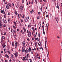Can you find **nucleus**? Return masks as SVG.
Wrapping results in <instances>:
<instances>
[{
    "label": "nucleus",
    "instance_id": "nucleus-62",
    "mask_svg": "<svg viewBox=\"0 0 62 62\" xmlns=\"http://www.w3.org/2000/svg\"><path fill=\"white\" fill-rule=\"evenodd\" d=\"M9 62H11V59H10Z\"/></svg>",
    "mask_w": 62,
    "mask_h": 62
},
{
    "label": "nucleus",
    "instance_id": "nucleus-64",
    "mask_svg": "<svg viewBox=\"0 0 62 62\" xmlns=\"http://www.w3.org/2000/svg\"><path fill=\"white\" fill-rule=\"evenodd\" d=\"M27 33H29V31H28V30H27Z\"/></svg>",
    "mask_w": 62,
    "mask_h": 62
},
{
    "label": "nucleus",
    "instance_id": "nucleus-44",
    "mask_svg": "<svg viewBox=\"0 0 62 62\" xmlns=\"http://www.w3.org/2000/svg\"><path fill=\"white\" fill-rule=\"evenodd\" d=\"M38 44L39 46H40V44H39V43L38 42Z\"/></svg>",
    "mask_w": 62,
    "mask_h": 62
},
{
    "label": "nucleus",
    "instance_id": "nucleus-15",
    "mask_svg": "<svg viewBox=\"0 0 62 62\" xmlns=\"http://www.w3.org/2000/svg\"><path fill=\"white\" fill-rule=\"evenodd\" d=\"M23 61H24L25 59V57H23Z\"/></svg>",
    "mask_w": 62,
    "mask_h": 62
},
{
    "label": "nucleus",
    "instance_id": "nucleus-5",
    "mask_svg": "<svg viewBox=\"0 0 62 62\" xmlns=\"http://www.w3.org/2000/svg\"><path fill=\"white\" fill-rule=\"evenodd\" d=\"M24 20L25 22H28V19H27V18H25Z\"/></svg>",
    "mask_w": 62,
    "mask_h": 62
},
{
    "label": "nucleus",
    "instance_id": "nucleus-42",
    "mask_svg": "<svg viewBox=\"0 0 62 62\" xmlns=\"http://www.w3.org/2000/svg\"><path fill=\"white\" fill-rule=\"evenodd\" d=\"M24 15H23L22 16V18H24Z\"/></svg>",
    "mask_w": 62,
    "mask_h": 62
},
{
    "label": "nucleus",
    "instance_id": "nucleus-4",
    "mask_svg": "<svg viewBox=\"0 0 62 62\" xmlns=\"http://www.w3.org/2000/svg\"><path fill=\"white\" fill-rule=\"evenodd\" d=\"M25 52H26L27 53H28V52H29V49H28V48L27 49L25 50Z\"/></svg>",
    "mask_w": 62,
    "mask_h": 62
},
{
    "label": "nucleus",
    "instance_id": "nucleus-22",
    "mask_svg": "<svg viewBox=\"0 0 62 62\" xmlns=\"http://www.w3.org/2000/svg\"><path fill=\"white\" fill-rule=\"evenodd\" d=\"M9 18L8 19V22L9 23H10V20L9 19Z\"/></svg>",
    "mask_w": 62,
    "mask_h": 62
},
{
    "label": "nucleus",
    "instance_id": "nucleus-49",
    "mask_svg": "<svg viewBox=\"0 0 62 62\" xmlns=\"http://www.w3.org/2000/svg\"><path fill=\"white\" fill-rule=\"evenodd\" d=\"M34 38H36V34H34Z\"/></svg>",
    "mask_w": 62,
    "mask_h": 62
},
{
    "label": "nucleus",
    "instance_id": "nucleus-56",
    "mask_svg": "<svg viewBox=\"0 0 62 62\" xmlns=\"http://www.w3.org/2000/svg\"><path fill=\"white\" fill-rule=\"evenodd\" d=\"M17 32H18L19 31V29H17Z\"/></svg>",
    "mask_w": 62,
    "mask_h": 62
},
{
    "label": "nucleus",
    "instance_id": "nucleus-13",
    "mask_svg": "<svg viewBox=\"0 0 62 62\" xmlns=\"http://www.w3.org/2000/svg\"><path fill=\"white\" fill-rule=\"evenodd\" d=\"M34 44L35 47H37V42H35Z\"/></svg>",
    "mask_w": 62,
    "mask_h": 62
},
{
    "label": "nucleus",
    "instance_id": "nucleus-63",
    "mask_svg": "<svg viewBox=\"0 0 62 62\" xmlns=\"http://www.w3.org/2000/svg\"><path fill=\"white\" fill-rule=\"evenodd\" d=\"M39 16H38L37 17V19H38V20H39Z\"/></svg>",
    "mask_w": 62,
    "mask_h": 62
},
{
    "label": "nucleus",
    "instance_id": "nucleus-50",
    "mask_svg": "<svg viewBox=\"0 0 62 62\" xmlns=\"http://www.w3.org/2000/svg\"><path fill=\"white\" fill-rule=\"evenodd\" d=\"M11 32L12 33H13V32H12V29H11Z\"/></svg>",
    "mask_w": 62,
    "mask_h": 62
},
{
    "label": "nucleus",
    "instance_id": "nucleus-36",
    "mask_svg": "<svg viewBox=\"0 0 62 62\" xmlns=\"http://www.w3.org/2000/svg\"><path fill=\"white\" fill-rule=\"evenodd\" d=\"M6 33H7V32H5V33H4V35L5 36L6 35Z\"/></svg>",
    "mask_w": 62,
    "mask_h": 62
},
{
    "label": "nucleus",
    "instance_id": "nucleus-29",
    "mask_svg": "<svg viewBox=\"0 0 62 62\" xmlns=\"http://www.w3.org/2000/svg\"><path fill=\"white\" fill-rule=\"evenodd\" d=\"M15 14H16V15H17V11H15Z\"/></svg>",
    "mask_w": 62,
    "mask_h": 62
},
{
    "label": "nucleus",
    "instance_id": "nucleus-60",
    "mask_svg": "<svg viewBox=\"0 0 62 62\" xmlns=\"http://www.w3.org/2000/svg\"><path fill=\"white\" fill-rule=\"evenodd\" d=\"M10 13L9 12H8V15H10Z\"/></svg>",
    "mask_w": 62,
    "mask_h": 62
},
{
    "label": "nucleus",
    "instance_id": "nucleus-40",
    "mask_svg": "<svg viewBox=\"0 0 62 62\" xmlns=\"http://www.w3.org/2000/svg\"><path fill=\"white\" fill-rule=\"evenodd\" d=\"M12 45L13 46H14V44H13V43H12Z\"/></svg>",
    "mask_w": 62,
    "mask_h": 62
},
{
    "label": "nucleus",
    "instance_id": "nucleus-1",
    "mask_svg": "<svg viewBox=\"0 0 62 62\" xmlns=\"http://www.w3.org/2000/svg\"><path fill=\"white\" fill-rule=\"evenodd\" d=\"M22 44L23 45V47L22 48V52H23H23L24 53V49H23V47L24 46V45H25V41H23L22 43Z\"/></svg>",
    "mask_w": 62,
    "mask_h": 62
},
{
    "label": "nucleus",
    "instance_id": "nucleus-16",
    "mask_svg": "<svg viewBox=\"0 0 62 62\" xmlns=\"http://www.w3.org/2000/svg\"><path fill=\"white\" fill-rule=\"evenodd\" d=\"M46 27H48V26H49V24L48 23L46 24Z\"/></svg>",
    "mask_w": 62,
    "mask_h": 62
},
{
    "label": "nucleus",
    "instance_id": "nucleus-27",
    "mask_svg": "<svg viewBox=\"0 0 62 62\" xmlns=\"http://www.w3.org/2000/svg\"><path fill=\"white\" fill-rule=\"evenodd\" d=\"M30 26H31V25L30 24H29L28 25V27L29 28V27H30Z\"/></svg>",
    "mask_w": 62,
    "mask_h": 62
},
{
    "label": "nucleus",
    "instance_id": "nucleus-41",
    "mask_svg": "<svg viewBox=\"0 0 62 62\" xmlns=\"http://www.w3.org/2000/svg\"><path fill=\"white\" fill-rule=\"evenodd\" d=\"M18 17L19 18H20V15L18 14Z\"/></svg>",
    "mask_w": 62,
    "mask_h": 62
},
{
    "label": "nucleus",
    "instance_id": "nucleus-19",
    "mask_svg": "<svg viewBox=\"0 0 62 62\" xmlns=\"http://www.w3.org/2000/svg\"><path fill=\"white\" fill-rule=\"evenodd\" d=\"M4 52H5V53H7V51L6 50V48L4 49Z\"/></svg>",
    "mask_w": 62,
    "mask_h": 62
},
{
    "label": "nucleus",
    "instance_id": "nucleus-51",
    "mask_svg": "<svg viewBox=\"0 0 62 62\" xmlns=\"http://www.w3.org/2000/svg\"><path fill=\"white\" fill-rule=\"evenodd\" d=\"M32 39L33 40H33H34V38H32Z\"/></svg>",
    "mask_w": 62,
    "mask_h": 62
},
{
    "label": "nucleus",
    "instance_id": "nucleus-59",
    "mask_svg": "<svg viewBox=\"0 0 62 62\" xmlns=\"http://www.w3.org/2000/svg\"><path fill=\"white\" fill-rule=\"evenodd\" d=\"M43 33L44 35H45V31H43Z\"/></svg>",
    "mask_w": 62,
    "mask_h": 62
},
{
    "label": "nucleus",
    "instance_id": "nucleus-32",
    "mask_svg": "<svg viewBox=\"0 0 62 62\" xmlns=\"http://www.w3.org/2000/svg\"><path fill=\"white\" fill-rule=\"evenodd\" d=\"M27 57H29V56H28V54H27Z\"/></svg>",
    "mask_w": 62,
    "mask_h": 62
},
{
    "label": "nucleus",
    "instance_id": "nucleus-43",
    "mask_svg": "<svg viewBox=\"0 0 62 62\" xmlns=\"http://www.w3.org/2000/svg\"><path fill=\"white\" fill-rule=\"evenodd\" d=\"M6 56H7V57H9V56L7 54H6Z\"/></svg>",
    "mask_w": 62,
    "mask_h": 62
},
{
    "label": "nucleus",
    "instance_id": "nucleus-55",
    "mask_svg": "<svg viewBox=\"0 0 62 62\" xmlns=\"http://www.w3.org/2000/svg\"><path fill=\"white\" fill-rule=\"evenodd\" d=\"M12 6L13 7H14V3H12Z\"/></svg>",
    "mask_w": 62,
    "mask_h": 62
},
{
    "label": "nucleus",
    "instance_id": "nucleus-23",
    "mask_svg": "<svg viewBox=\"0 0 62 62\" xmlns=\"http://www.w3.org/2000/svg\"><path fill=\"white\" fill-rule=\"evenodd\" d=\"M31 29H32V30L33 31H34V27H32L31 28Z\"/></svg>",
    "mask_w": 62,
    "mask_h": 62
},
{
    "label": "nucleus",
    "instance_id": "nucleus-37",
    "mask_svg": "<svg viewBox=\"0 0 62 62\" xmlns=\"http://www.w3.org/2000/svg\"><path fill=\"white\" fill-rule=\"evenodd\" d=\"M57 8H58V9H59V6H56Z\"/></svg>",
    "mask_w": 62,
    "mask_h": 62
},
{
    "label": "nucleus",
    "instance_id": "nucleus-12",
    "mask_svg": "<svg viewBox=\"0 0 62 62\" xmlns=\"http://www.w3.org/2000/svg\"><path fill=\"white\" fill-rule=\"evenodd\" d=\"M23 29L24 30V32H25V31H26V30L25 29V28L24 27H23Z\"/></svg>",
    "mask_w": 62,
    "mask_h": 62
},
{
    "label": "nucleus",
    "instance_id": "nucleus-21",
    "mask_svg": "<svg viewBox=\"0 0 62 62\" xmlns=\"http://www.w3.org/2000/svg\"><path fill=\"white\" fill-rule=\"evenodd\" d=\"M2 39H5V37H4V36H3L2 37Z\"/></svg>",
    "mask_w": 62,
    "mask_h": 62
},
{
    "label": "nucleus",
    "instance_id": "nucleus-8",
    "mask_svg": "<svg viewBox=\"0 0 62 62\" xmlns=\"http://www.w3.org/2000/svg\"><path fill=\"white\" fill-rule=\"evenodd\" d=\"M14 55L16 57H17L18 56V53L16 52L15 54H14Z\"/></svg>",
    "mask_w": 62,
    "mask_h": 62
},
{
    "label": "nucleus",
    "instance_id": "nucleus-24",
    "mask_svg": "<svg viewBox=\"0 0 62 62\" xmlns=\"http://www.w3.org/2000/svg\"><path fill=\"white\" fill-rule=\"evenodd\" d=\"M13 55H12V54H11V57L12 59L13 58Z\"/></svg>",
    "mask_w": 62,
    "mask_h": 62
},
{
    "label": "nucleus",
    "instance_id": "nucleus-53",
    "mask_svg": "<svg viewBox=\"0 0 62 62\" xmlns=\"http://www.w3.org/2000/svg\"><path fill=\"white\" fill-rule=\"evenodd\" d=\"M55 19H56V21L58 23V21H57V18H56Z\"/></svg>",
    "mask_w": 62,
    "mask_h": 62
},
{
    "label": "nucleus",
    "instance_id": "nucleus-47",
    "mask_svg": "<svg viewBox=\"0 0 62 62\" xmlns=\"http://www.w3.org/2000/svg\"><path fill=\"white\" fill-rule=\"evenodd\" d=\"M6 45H4L3 46V48H5V47H6Z\"/></svg>",
    "mask_w": 62,
    "mask_h": 62
},
{
    "label": "nucleus",
    "instance_id": "nucleus-10",
    "mask_svg": "<svg viewBox=\"0 0 62 62\" xmlns=\"http://www.w3.org/2000/svg\"><path fill=\"white\" fill-rule=\"evenodd\" d=\"M15 46H17V42H16V41H15Z\"/></svg>",
    "mask_w": 62,
    "mask_h": 62
},
{
    "label": "nucleus",
    "instance_id": "nucleus-25",
    "mask_svg": "<svg viewBox=\"0 0 62 62\" xmlns=\"http://www.w3.org/2000/svg\"><path fill=\"white\" fill-rule=\"evenodd\" d=\"M14 38H15L16 37V35H14Z\"/></svg>",
    "mask_w": 62,
    "mask_h": 62
},
{
    "label": "nucleus",
    "instance_id": "nucleus-38",
    "mask_svg": "<svg viewBox=\"0 0 62 62\" xmlns=\"http://www.w3.org/2000/svg\"><path fill=\"white\" fill-rule=\"evenodd\" d=\"M15 48H16V49H17V46H15Z\"/></svg>",
    "mask_w": 62,
    "mask_h": 62
},
{
    "label": "nucleus",
    "instance_id": "nucleus-33",
    "mask_svg": "<svg viewBox=\"0 0 62 62\" xmlns=\"http://www.w3.org/2000/svg\"><path fill=\"white\" fill-rule=\"evenodd\" d=\"M37 0H35V3H36V4H37Z\"/></svg>",
    "mask_w": 62,
    "mask_h": 62
},
{
    "label": "nucleus",
    "instance_id": "nucleus-45",
    "mask_svg": "<svg viewBox=\"0 0 62 62\" xmlns=\"http://www.w3.org/2000/svg\"><path fill=\"white\" fill-rule=\"evenodd\" d=\"M38 35H39V37H40V34H39V33Z\"/></svg>",
    "mask_w": 62,
    "mask_h": 62
},
{
    "label": "nucleus",
    "instance_id": "nucleus-7",
    "mask_svg": "<svg viewBox=\"0 0 62 62\" xmlns=\"http://www.w3.org/2000/svg\"><path fill=\"white\" fill-rule=\"evenodd\" d=\"M2 26H3V24L0 23V28H2Z\"/></svg>",
    "mask_w": 62,
    "mask_h": 62
},
{
    "label": "nucleus",
    "instance_id": "nucleus-20",
    "mask_svg": "<svg viewBox=\"0 0 62 62\" xmlns=\"http://www.w3.org/2000/svg\"><path fill=\"white\" fill-rule=\"evenodd\" d=\"M42 6L41 8H40V10H41V11H42Z\"/></svg>",
    "mask_w": 62,
    "mask_h": 62
},
{
    "label": "nucleus",
    "instance_id": "nucleus-57",
    "mask_svg": "<svg viewBox=\"0 0 62 62\" xmlns=\"http://www.w3.org/2000/svg\"><path fill=\"white\" fill-rule=\"evenodd\" d=\"M38 14H39V15H40V12H38Z\"/></svg>",
    "mask_w": 62,
    "mask_h": 62
},
{
    "label": "nucleus",
    "instance_id": "nucleus-58",
    "mask_svg": "<svg viewBox=\"0 0 62 62\" xmlns=\"http://www.w3.org/2000/svg\"><path fill=\"white\" fill-rule=\"evenodd\" d=\"M27 56H25V58H26V59H27Z\"/></svg>",
    "mask_w": 62,
    "mask_h": 62
},
{
    "label": "nucleus",
    "instance_id": "nucleus-26",
    "mask_svg": "<svg viewBox=\"0 0 62 62\" xmlns=\"http://www.w3.org/2000/svg\"><path fill=\"white\" fill-rule=\"evenodd\" d=\"M13 32L14 33H15L16 32L15 31V30H14L13 31Z\"/></svg>",
    "mask_w": 62,
    "mask_h": 62
},
{
    "label": "nucleus",
    "instance_id": "nucleus-17",
    "mask_svg": "<svg viewBox=\"0 0 62 62\" xmlns=\"http://www.w3.org/2000/svg\"><path fill=\"white\" fill-rule=\"evenodd\" d=\"M48 54H47V57H48V58H49V53H49V52H48Z\"/></svg>",
    "mask_w": 62,
    "mask_h": 62
},
{
    "label": "nucleus",
    "instance_id": "nucleus-2",
    "mask_svg": "<svg viewBox=\"0 0 62 62\" xmlns=\"http://www.w3.org/2000/svg\"><path fill=\"white\" fill-rule=\"evenodd\" d=\"M20 9V10H23V6H21L19 7Z\"/></svg>",
    "mask_w": 62,
    "mask_h": 62
},
{
    "label": "nucleus",
    "instance_id": "nucleus-39",
    "mask_svg": "<svg viewBox=\"0 0 62 62\" xmlns=\"http://www.w3.org/2000/svg\"><path fill=\"white\" fill-rule=\"evenodd\" d=\"M38 58H39V59H40V57H37Z\"/></svg>",
    "mask_w": 62,
    "mask_h": 62
},
{
    "label": "nucleus",
    "instance_id": "nucleus-31",
    "mask_svg": "<svg viewBox=\"0 0 62 62\" xmlns=\"http://www.w3.org/2000/svg\"><path fill=\"white\" fill-rule=\"evenodd\" d=\"M3 10H1V13H3Z\"/></svg>",
    "mask_w": 62,
    "mask_h": 62
},
{
    "label": "nucleus",
    "instance_id": "nucleus-48",
    "mask_svg": "<svg viewBox=\"0 0 62 62\" xmlns=\"http://www.w3.org/2000/svg\"><path fill=\"white\" fill-rule=\"evenodd\" d=\"M3 27H6V25L4 24L3 25Z\"/></svg>",
    "mask_w": 62,
    "mask_h": 62
},
{
    "label": "nucleus",
    "instance_id": "nucleus-11",
    "mask_svg": "<svg viewBox=\"0 0 62 62\" xmlns=\"http://www.w3.org/2000/svg\"><path fill=\"white\" fill-rule=\"evenodd\" d=\"M8 5H9L10 7V8H11V4H10V3H8Z\"/></svg>",
    "mask_w": 62,
    "mask_h": 62
},
{
    "label": "nucleus",
    "instance_id": "nucleus-61",
    "mask_svg": "<svg viewBox=\"0 0 62 62\" xmlns=\"http://www.w3.org/2000/svg\"><path fill=\"white\" fill-rule=\"evenodd\" d=\"M13 28H15V26L13 25Z\"/></svg>",
    "mask_w": 62,
    "mask_h": 62
},
{
    "label": "nucleus",
    "instance_id": "nucleus-54",
    "mask_svg": "<svg viewBox=\"0 0 62 62\" xmlns=\"http://www.w3.org/2000/svg\"><path fill=\"white\" fill-rule=\"evenodd\" d=\"M23 2H24V1L23 0H22V3H23Z\"/></svg>",
    "mask_w": 62,
    "mask_h": 62
},
{
    "label": "nucleus",
    "instance_id": "nucleus-9",
    "mask_svg": "<svg viewBox=\"0 0 62 62\" xmlns=\"http://www.w3.org/2000/svg\"><path fill=\"white\" fill-rule=\"evenodd\" d=\"M9 7L8 6V5H7L6 6V8L7 9H9Z\"/></svg>",
    "mask_w": 62,
    "mask_h": 62
},
{
    "label": "nucleus",
    "instance_id": "nucleus-46",
    "mask_svg": "<svg viewBox=\"0 0 62 62\" xmlns=\"http://www.w3.org/2000/svg\"><path fill=\"white\" fill-rule=\"evenodd\" d=\"M45 38H46V41H46L47 42V38L46 37H45Z\"/></svg>",
    "mask_w": 62,
    "mask_h": 62
},
{
    "label": "nucleus",
    "instance_id": "nucleus-6",
    "mask_svg": "<svg viewBox=\"0 0 62 62\" xmlns=\"http://www.w3.org/2000/svg\"><path fill=\"white\" fill-rule=\"evenodd\" d=\"M3 23H7V20H5V19H3Z\"/></svg>",
    "mask_w": 62,
    "mask_h": 62
},
{
    "label": "nucleus",
    "instance_id": "nucleus-35",
    "mask_svg": "<svg viewBox=\"0 0 62 62\" xmlns=\"http://www.w3.org/2000/svg\"><path fill=\"white\" fill-rule=\"evenodd\" d=\"M46 42H47V41H45V45H46Z\"/></svg>",
    "mask_w": 62,
    "mask_h": 62
},
{
    "label": "nucleus",
    "instance_id": "nucleus-30",
    "mask_svg": "<svg viewBox=\"0 0 62 62\" xmlns=\"http://www.w3.org/2000/svg\"><path fill=\"white\" fill-rule=\"evenodd\" d=\"M2 21V19H0V23H1V22Z\"/></svg>",
    "mask_w": 62,
    "mask_h": 62
},
{
    "label": "nucleus",
    "instance_id": "nucleus-34",
    "mask_svg": "<svg viewBox=\"0 0 62 62\" xmlns=\"http://www.w3.org/2000/svg\"><path fill=\"white\" fill-rule=\"evenodd\" d=\"M30 61V62H32V60H31V59H29Z\"/></svg>",
    "mask_w": 62,
    "mask_h": 62
},
{
    "label": "nucleus",
    "instance_id": "nucleus-52",
    "mask_svg": "<svg viewBox=\"0 0 62 62\" xmlns=\"http://www.w3.org/2000/svg\"><path fill=\"white\" fill-rule=\"evenodd\" d=\"M43 1H44V2H46V0H43Z\"/></svg>",
    "mask_w": 62,
    "mask_h": 62
},
{
    "label": "nucleus",
    "instance_id": "nucleus-14",
    "mask_svg": "<svg viewBox=\"0 0 62 62\" xmlns=\"http://www.w3.org/2000/svg\"><path fill=\"white\" fill-rule=\"evenodd\" d=\"M29 52H30V51H31V47H29Z\"/></svg>",
    "mask_w": 62,
    "mask_h": 62
},
{
    "label": "nucleus",
    "instance_id": "nucleus-3",
    "mask_svg": "<svg viewBox=\"0 0 62 62\" xmlns=\"http://www.w3.org/2000/svg\"><path fill=\"white\" fill-rule=\"evenodd\" d=\"M29 37H30L31 36V32H30L28 34Z\"/></svg>",
    "mask_w": 62,
    "mask_h": 62
},
{
    "label": "nucleus",
    "instance_id": "nucleus-28",
    "mask_svg": "<svg viewBox=\"0 0 62 62\" xmlns=\"http://www.w3.org/2000/svg\"><path fill=\"white\" fill-rule=\"evenodd\" d=\"M21 21L22 22H23V20L22 19H21Z\"/></svg>",
    "mask_w": 62,
    "mask_h": 62
},
{
    "label": "nucleus",
    "instance_id": "nucleus-18",
    "mask_svg": "<svg viewBox=\"0 0 62 62\" xmlns=\"http://www.w3.org/2000/svg\"><path fill=\"white\" fill-rule=\"evenodd\" d=\"M14 24L15 26L16 27V22L15 21L14 22Z\"/></svg>",
    "mask_w": 62,
    "mask_h": 62
}]
</instances>
